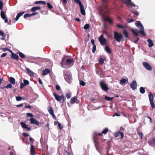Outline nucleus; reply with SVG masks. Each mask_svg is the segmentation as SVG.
<instances>
[{"mask_svg": "<svg viewBox=\"0 0 155 155\" xmlns=\"http://www.w3.org/2000/svg\"><path fill=\"white\" fill-rule=\"evenodd\" d=\"M73 58L68 59L64 57L62 60L61 64V66L64 68H68L71 67V65L74 63Z\"/></svg>", "mask_w": 155, "mask_h": 155, "instance_id": "1", "label": "nucleus"}, {"mask_svg": "<svg viewBox=\"0 0 155 155\" xmlns=\"http://www.w3.org/2000/svg\"><path fill=\"white\" fill-rule=\"evenodd\" d=\"M64 76V79L68 83L71 82L72 77L69 71H63Z\"/></svg>", "mask_w": 155, "mask_h": 155, "instance_id": "2", "label": "nucleus"}, {"mask_svg": "<svg viewBox=\"0 0 155 155\" xmlns=\"http://www.w3.org/2000/svg\"><path fill=\"white\" fill-rule=\"evenodd\" d=\"M135 25L140 30L138 32L142 34L143 36H145L146 34L144 32V28L140 21H137L135 23Z\"/></svg>", "mask_w": 155, "mask_h": 155, "instance_id": "3", "label": "nucleus"}, {"mask_svg": "<svg viewBox=\"0 0 155 155\" xmlns=\"http://www.w3.org/2000/svg\"><path fill=\"white\" fill-rule=\"evenodd\" d=\"M53 95L54 96L55 99L60 103H64L65 100V98L63 95L59 96L57 95L55 92L53 93Z\"/></svg>", "mask_w": 155, "mask_h": 155, "instance_id": "4", "label": "nucleus"}, {"mask_svg": "<svg viewBox=\"0 0 155 155\" xmlns=\"http://www.w3.org/2000/svg\"><path fill=\"white\" fill-rule=\"evenodd\" d=\"M123 38V35L120 33L117 32L116 31L114 32V38L118 42H120Z\"/></svg>", "mask_w": 155, "mask_h": 155, "instance_id": "5", "label": "nucleus"}, {"mask_svg": "<svg viewBox=\"0 0 155 155\" xmlns=\"http://www.w3.org/2000/svg\"><path fill=\"white\" fill-rule=\"evenodd\" d=\"M100 84L101 89L103 91H107L109 90V88L105 84L104 81H101L100 82Z\"/></svg>", "mask_w": 155, "mask_h": 155, "instance_id": "6", "label": "nucleus"}, {"mask_svg": "<svg viewBox=\"0 0 155 155\" xmlns=\"http://www.w3.org/2000/svg\"><path fill=\"white\" fill-rule=\"evenodd\" d=\"M98 40L100 42L101 45L102 46L104 45L106 42V39L104 38V36L103 35H101L99 37Z\"/></svg>", "mask_w": 155, "mask_h": 155, "instance_id": "7", "label": "nucleus"}, {"mask_svg": "<svg viewBox=\"0 0 155 155\" xmlns=\"http://www.w3.org/2000/svg\"><path fill=\"white\" fill-rule=\"evenodd\" d=\"M143 65L144 68L150 71L152 69L151 66L148 62H143Z\"/></svg>", "mask_w": 155, "mask_h": 155, "instance_id": "8", "label": "nucleus"}, {"mask_svg": "<svg viewBox=\"0 0 155 155\" xmlns=\"http://www.w3.org/2000/svg\"><path fill=\"white\" fill-rule=\"evenodd\" d=\"M130 87L133 90H135L137 88V84L136 81L134 80L130 84Z\"/></svg>", "mask_w": 155, "mask_h": 155, "instance_id": "9", "label": "nucleus"}, {"mask_svg": "<svg viewBox=\"0 0 155 155\" xmlns=\"http://www.w3.org/2000/svg\"><path fill=\"white\" fill-rule=\"evenodd\" d=\"M114 135L115 137H117L120 136V138L122 139L123 138L124 134L123 133L119 131L114 133Z\"/></svg>", "mask_w": 155, "mask_h": 155, "instance_id": "10", "label": "nucleus"}, {"mask_svg": "<svg viewBox=\"0 0 155 155\" xmlns=\"http://www.w3.org/2000/svg\"><path fill=\"white\" fill-rule=\"evenodd\" d=\"M48 110L49 114L53 117H55V116L54 114L53 110L51 107H49L48 108Z\"/></svg>", "mask_w": 155, "mask_h": 155, "instance_id": "11", "label": "nucleus"}, {"mask_svg": "<svg viewBox=\"0 0 155 155\" xmlns=\"http://www.w3.org/2000/svg\"><path fill=\"white\" fill-rule=\"evenodd\" d=\"M30 120L31 124H35L37 125H38L39 124V122L33 118H31Z\"/></svg>", "mask_w": 155, "mask_h": 155, "instance_id": "12", "label": "nucleus"}, {"mask_svg": "<svg viewBox=\"0 0 155 155\" xmlns=\"http://www.w3.org/2000/svg\"><path fill=\"white\" fill-rule=\"evenodd\" d=\"M10 51L12 52L11 58L12 59H15L17 61L18 60L19 57L18 55L12 52L11 50H10Z\"/></svg>", "mask_w": 155, "mask_h": 155, "instance_id": "13", "label": "nucleus"}, {"mask_svg": "<svg viewBox=\"0 0 155 155\" xmlns=\"http://www.w3.org/2000/svg\"><path fill=\"white\" fill-rule=\"evenodd\" d=\"M30 152L31 155H36L34 149V146L33 145H31Z\"/></svg>", "mask_w": 155, "mask_h": 155, "instance_id": "14", "label": "nucleus"}, {"mask_svg": "<svg viewBox=\"0 0 155 155\" xmlns=\"http://www.w3.org/2000/svg\"><path fill=\"white\" fill-rule=\"evenodd\" d=\"M26 70L27 73L29 74V75L31 77H33L34 74V73L29 68H26Z\"/></svg>", "mask_w": 155, "mask_h": 155, "instance_id": "15", "label": "nucleus"}, {"mask_svg": "<svg viewBox=\"0 0 155 155\" xmlns=\"http://www.w3.org/2000/svg\"><path fill=\"white\" fill-rule=\"evenodd\" d=\"M80 8L81 14L83 15H85V12L83 5L80 6Z\"/></svg>", "mask_w": 155, "mask_h": 155, "instance_id": "16", "label": "nucleus"}, {"mask_svg": "<svg viewBox=\"0 0 155 155\" xmlns=\"http://www.w3.org/2000/svg\"><path fill=\"white\" fill-rule=\"evenodd\" d=\"M9 81L12 84L14 85L15 84V79L13 77H10L9 78Z\"/></svg>", "mask_w": 155, "mask_h": 155, "instance_id": "17", "label": "nucleus"}, {"mask_svg": "<svg viewBox=\"0 0 155 155\" xmlns=\"http://www.w3.org/2000/svg\"><path fill=\"white\" fill-rule=\"evenodd\" d=\"M148 96L150 101H153V96L152 93L150 92L149 93Z\"/></svg>", "mask_w": 155, "mask_h": 155, "instance_id": "18", "label": "nucleus"}, {"mask_svg": "<svg viewBox=\"0 0 155 155\" xmlns=\"http://www.w3.org/2000/svg\"><path fill=\"white\" fill-rule=\"evenodd\" d=\"M50 72V71L49 69H45V70L43 71L42 75H44L49 73Z\"/></svg>", "mask_w": 155, "mask_h": 155, "instance_id": "19", "label": "nucleus"}, {"mask_svg": "<svg viewBox=\"0 0 155 155\" xmlns=\"http://www.w3.org/2000/svg\"><path fill=\"white\" fill-rule=\"evenodd\" d=\"M41 8V7L39 6H35L32 8L31 9V11L32 12H34L37 10H40Z\"/></svg>", "mask_w": 155, "mask_h": 155, "instance_id": "20", "label": "nucleus"}, {"mask_svg": "<svg viewBox=\"0 0 155 155\" xmlns=\"http://www.w3.org/2000/svg\"><path fill=\"white\" fill-rule=\"evenodd\" d=\"M147 41L149 43L148 46L149 47H151L153 45V44L152 40L148 39L147 40Z\"/></svg>", "mask_w": 155, "mask_h": 155, "instance_id": "21", "label": "nucleus"}, {"mask_svg": "<svg viewBox=\"0 0 155 155\" xmlns=\"http://www.w3.org/2000/svg\"><path fill=\"white\" fill-rule=\"evenodd\" d=\"M105 50L109 54H110L111 53V51L110 48L107 45H106L105 46Z\"/></svg>", "mask_w": 155, "mask_h": 155, "instance_id": "22", "label": "nucleus"}, {"mask_svg": "<svg viewBox=\"0 0 155 155\" xmlns=\"http://www.w3.org/2000/svg\"><path fill=\"white\" fill-rule=\"evenodd\" d=\"M77 99V97H73L71 99V104H74L75 103V101Z\"/></svg>", "mask_w": 155, "mask_h": 155, "instance_id": "23", "label": "nucleus"}, {"mask_svg": "<svg viewBox=\"0 0 155 155\" xmlns=\"http://www.w3.org/2000/svg\"><path fill=\"white\" fill-rule=\"evenodd\" d=\"M1 16L2 19H4L6 18V16L5 12L3 11H2L1 13Z\"/></svg>", "mask_w": 155, "mask_h": 155, "instance_id": "24", "label": "nucleus"}, {"mask_svg": "<svg viewBox=\"0 0 155 155\" xmlns=\"http://www.w3.org/2000/svg\"><path fill=\"white\" fill-rule=\"evenodd\" d=\"M74 1L76 3L78 4L80 7L83 5L80 0H74Z\"/></svg>", "mask_w": 155, "mask_h": 155, "instance_id": "25", "label": "nucleus"}, {"mask_svg": "<svg viewBox=\"0 0 155 155\" xmlns=\"http://www.w3.org/2000/svg\"><path fill=\"white\" fill-rule=\"evenodd\" d=\"M127 80L126 79H123L121 80L120 81V83L122 85H123V84L126 82Z\"/></svg>", "mask_w": 155, "mask_h": 155, "instance_id": "26", "label": "nucleus"}, {"mask_svg": "<svg viewBox=\"0 0 155 155\" xmlns=\"http://www.w3.org/2000/svg\"><path fill=\"white\" fill-rule=\"evenodd\" d=\"M148 143L151 145L153 144L155 145V137L152 140L149 141Z\"/></svg>", "mask_w": 155, "mask_h": 155, "instance_id": "27", "label": "nucleus"}, {"mask_svg": "<svg viewBox=\"0 0 155 155\" xmlns=\"http://www.w3.org/2000/svg\"><path fill=\"white\" fill-rule=\"evenodd\" d=\"M140 91L142 94H143L145 92V90L143 87H141L140 88Z\"/></svg>", "mask_w": 155, "mask_h": 155, "instance_id": "28", "label": "nucleus"}, {"mask_svg": "<svg viewBox=\"0 0 155 155\" xmlns=\"http://www.w3.org/2000/svg\"><path fill=\"white\" fill-rule=\"evenodd\" d=\"M114 98L113 97H110L106 96L105 97V99L108 101H111Z\"/></svg>", "mask_w": 155, "mask_h": 155, "instance_id": "29", "label": "nucleus"}, {"mask_svg": "<svg viewBox=\"0 0 155 155\" xmlns=\"http://www.w3.org/2000/svg\"><path fill=\"white\" fill-rule=\"evenodd\" d=\"M18 54L19 55L20 57L22 58H25V56L24 54L21 52H19Z\"/></svg>", "mask_w": 155, "mask_h": 155, "instance_id": "30", "label": "nucleus"}, {"mask_svg": "<svg viewBox=\"0 0 155 155\" xmlns=\"http://www.w3.org/2000/svg\"><path fill=\"white\" fill-rule=\"evenodd\" d=\"M20 124L21 125L22 128H25L27 126V125L24 122H21L20 123Z\"/></svg>", "mask_w": 155, "mask_h": 155, "instance_id": "31", "label": "nucleus"}, {"mask_svg": "<svg viewBox=\"0 0 155 155\" xmlns=\"http://www.w3.org/2000/svg\"><path fill=\"white\" fill-rule=\"evenodd\" d=\"M132 32L133 33V34L136 36H138V34L137 32L135 30L132 28L131 30Z\"/></svg>", "mask_w": 155, "mask_h": 155, "instance_id": "32", "label": "nucleus"}, {"mask_svg": "<svg viewBox=\"0 0 155 155\" xmlns=\"http://www.w3.org/2000/svg\"><path fill=\"white\" fill-rule=\"evenodd\" d=\"M123 32L124 33V34L125 36V37L126 38H128V33L127 32V31L125 30H124L123 31Z\"/></svg>", "mask_w": 155, "mask_h": 155, "instance_id": "33", "label": "nucleus"}, {"mask_svg": "<svg viewBox=\"0 0 155 155\" xmlns=\"http://www.w3.org/2000/svg\"><path fill=\"white\" fill-rule=\"evenodd\" d=\"M32 16L31 14L27 13L25 14L24 15V17L25 18H26V17H30Z\"/></svg>", "mask_w": 155, "mask_h": 155, "instance_id": "34", "label": "nucleus"}, {"mask_svg": "<svg viewBox=\"0 0 155 155\" xmlns=\"http://www.w3.org/2000/svg\"><path fill=\"white\" fill-rule=\"evenodd\" d=\"M105 20L107 21L110 22V23L113 22L112 20L109 17H107L105 18Z\"/></svg>", "mask_w": 155, "mask_h": 155, "instance_id": "35", "label": "nucleus"}, {"mask_svg": "<svg viewBox=\"0 0 155 155\" xmlns=\"http://www.w3.org/2000/svg\"><path fill=\"white\" fill-rule=\"evenodd\" d=\"M105 20L107 21L110 22V23L113 22L112 20L109 17H107L105 18Z\"/></svg>", "mask_w": 155, "mask_h": 155, "instance_id": "36", "label": "nucleus"}, {"mask_svg": "<svg viewBox=\"0 0 155 155\" xmlns=\"http://www.w3.org/2000/svg\"><path fill=\"white\" fill-rule=\"evenodd\" d=\"M89 25L88 24H86L84 26V28L85 30H87L88 29L89 27Z\"/></svg>", "mask_w": 155, "mask_h": 155, "instance_id": "37", "label": "nucleus"}, {"mask_svg": "<svg viewBox=\"0 0 155 155\" xmlns=\"http://www.w3.org/2000/svg\"><path fill=\"white\" fill-rule=\"evenodd\" d=\"M23 82L24 85L25 86L29 84V81L25 79L23 80Z\"/></svg>", "mask_w": 155, "mask_h": 155, "instance_id": "38", "label": "nucleus"}, {"mask_svg": "<svg viewBox=\"0 0 155 155\" xmlns=\"http://www.w3.org/2000/svg\"><path fill=\"white\" fill-rule=\"evenodd\" d=\"M0 35L3 37H6V35L1 30H0Z\"/></svg>", "mask_w": 155, "mask_h": 155, "instance_id": "39", "label": "nucleus"}, {"mask_svg": "<svg viewBox=\"0 0 155 155\" xmlns=\"http://www.w3.org/2000/svg\"><path fill=\"white\" fill-rule=\"evenodd\" d=\"M16 100L17 101H19L21 100L22 98L21 97L17 96L16 97Z\"/></svg>", "mask_w": 155, "mask_h": 155, "instance_id": "40", "label": "nucleus"}, {"mask_svg": "<svg viewBox=\"0 0 155 155\" xmlns=\"http://www.w3.org/2000/svg\"><path fill=\"white\" fill-rule=\"evenodd\" d=\"M47 5L48 7L50 9H51L53 8L52 5L49 2H48L47 3Z\"/></svg>", "mask_w": 155, "mask_h": 155, "instance_id": "41", "label": "nucleus"}, {"mask_svg": "<svg viewBox=\"0 0 155 155\" xmlns=\"http://www.w3.org/2000/svg\"><path fill=\"white\" fill-rule=\"evenodd\" d=\"M150 104L153 109L155 108V104L153 102V101H150Z\"/></svg>", "mask_w": 155, "mask_h": 155, "instance_id": "42", "label": "nucleus"}, {"mask_svg": "<svg viewBox=\"0 0 155 155\" xmlns=\"http://www.w3.org/2000/svg\"><path fill=\"white\" fill-rule=\"evenodd\" d=\"M58 123V126L60 130H61L62 129V128L61 127V124L58 121H55V123Z\"/></svg>", "mask_w": 155, "mask_h": 155, "instance_id": "43", "label": "nucleus"}, {"mask_svg": "<svg viewBox=\"0 0 155 155\" xmlns=\"http://www.w3.org/2000/svg\"><path fill=\"white\" fill-rule=\"evenodd\" d=\"M12 85L11 84H9L5 86V87L6 88H11L12 87Z\"/></svg>", "mask_w": 155, "mask_h": 155, "instance_id": "44", "label": "nucleus"}, {"mask_svg": "<svg viewBox=\"0 0 155 155\" xmlns=\"http://www.w3.org/2000/svg\"><path fill=\"white\" fill-rule=\"evenodd\" d=\"M80 84L82 86H84L85 85V83L84 81L80 80Z\"/></svg>", "mask_w": 155, "mask_h": 155, "instance_id": "45", "label": "nucleus"}, {"mask_svg": "<svg viewBox=\"0 0 155 155\" xmlns=\"http://www.w3.org/2000/svg\"><path fill=\"white\" fill-rule=\"evenodd\" d=\"M96 45H93L92 48V52L94 53L96 51Z\"/></svg>", "mask_w": 155, "mask_h": 155, "instance_id": "46", "label": "nucleus"}, {"mask_svg": "<svg viewBox=\"0 0 155 155\" xmlns=\"http://www.w3.org/2000/svg\"><path fill=\"white\" fill-rule=\"evenodd\" d=\"M108 131V129L107 128H106L102 131V134H105Z\"/></svg>", "mask_w": 155, "mask_h": 155, "instance_id": "47", "label": "nucleus"}, {"mask_svg": "<svg viewBox=\"0 0 155 155\" xmlns=\"http://www.w3.org/2000/svg\"><path fill=\"white\" fill-rule=\"evenodd\" d=\"M99 62L101 64H102L104 63V59L102 58H101L99 60Z\"/></svg>", "mask_w": 155, "mask_h": 155, "instance_id": "48", "label": "nucleus"}, {"mask_svg": "<svg viewBox=\"0 0 155 155\" xmlns=\"http://www.w3.org/2000/svg\"><path fill=\"white\" fill-rule=\"evenodd\" d=\"M117 27L121 29H124L125 28L124 27L118 24H117Z\"/></svg>", "mask_w": 155, "mask_h": 155, "instance_id": "49", "label": "nucleus"}, {"mask_svg": "<svg viewBox=\"0 0 155 155\" xmlns=\"http://www.w3.org/2000/svg\"><path fill=\"white\" fill-rule=\"evenodd\" d=\"M127 3L128 5H131L132 6H134V7H135L136 6V5L135 4H134L133 2H131V1L130 2H127Z\"/></svg>", "mask_w": 155, "mask_h": 155, "instance_id": "50", "label": "nucleus"}, {"mask_svg": "<svg viewBox=\"0 0 155 155\" xmlns=\"http://www.w3.org/2000/svg\"><path fill=\"white\" fill-rule=\"evenodd\" d=\"M139 135L141 138V139H142L143 137V134L142 133L140 132H138L137 133Z\"/></svg>", "mask_w": 155, "mask_h": 155, "instance_id": "51", "label": "nucleus"}, {"mask_svg": "<svg viewBox=\"0 0 155 155\" xmlns=\"http://www.w3.org/2000/svg\"><path fill=\"white\" fill-rule=\"evenodd\" d=\"M3 4L2 1L0 0V9L1 10H2Z\"/></svg>", "mask_w": 155, "mask_h": 155, "instance_id": "52", "label": "nucleus"}, {"mask_svg": "<svg viewBox=\"0 0 155 155\" xmlns=\"http://www.w3.org/2000/svg\"><path fill=\"white\" fill-rule=\"evenodd\" d=\"M24 13L25 12H21L19 13L17 15L20 17L21 16H22Z\"/></svg>", "mask_w": 155, "mask_h": 155, "instance_id": "53", "label": "nucleus"}, {"mask_svg": "<svg viewBox=\"0 0 155 155\" xmlns=\"http://www.w3.org/2000/svg\"><path fill=\"white\" fill-rule=\"evenodd\" d=\"M25 86V85H24V83H23L22 82H21L20 84V89H22Z\"/></svg>", "mask_w": 155, "mask_h": 155, "instance_id": "54", "label": "nucleus"}, {"mask_svg": "<svg viewBox=\"0 0 155 155\" xmlns=\"http://www.w3.org/2000/svg\"><path fill=\"white\" fill-rule=\"evenodd\" d=\"M66 96L67 98H70L71 97V94L69 93H67L66 95Z\"/></svg>", "mask_w": 155, "mask_h": 155, "instance_id": "55", "label": "nucleus"}, {"mask_svg": "<svg viewBox=\"0 0 155 155\" xmlns=\"http://www.w3.org/2000/svg\"><path fill=\"white\" fill-rule=\"evenodd\" d=\"M27 116H30V117H33V114L31 113H27Z\"/></svg>", "mask_w": 155, "mask_h": 155, "instance_id": "56", "label": "nucleus"}, {"mask_svg": "<svg viewBox=\"0 0 155 155\" xmlns=\"http://www.w3.org/2000/svg\"><path fill=\"white\" fill-rule=\"evenodd\" d=\"M22 135L25 136V137H28L29 136V134L26 133H22Z\"/></svg>", "mask_w": 155, "mask_h": 155, "instance_id": "57", "label": "nucleus"}, {"mask_svg": "<svg viewBox=\"0 0 155 155\" xmlns=\"http://www.w3.org/2000/svg\"><path fill=\"white\" fill-rule=\"evenodd\" d=\"M56 88L57 90H59L60 89V87L59 85H57L56 86Z\"/></svg>", "mask_w": 155, "mask_h": 155, "instance_id": "58", "label": "nucleus"}, {"mask_svg": "<svg viewBox=\"0 0 155 155\" xmlns=\"http://www.w3.org/2000/svg\"><path fill=\"white\" fill-rule=\"evenodd\" d=\"M96 73L97 74L100 75L101 74V71L98 70L96 71Z\"/></svg>", "mask_w": 155, "mask_h": 155, "instance_id": "59", "label": "nucleus"}, {"mask_svg": "<svg viewBox=\"0 0 155 155\" xmlns=\"http://www.w3.org/2000/svg\"><path fill=\"white\" fill-rule=\"evenodd\" d=\"M115 116H120V115L117 113H115L114 114V115H113V116L114 117Z\"/></svg>", "mask_w": 155, "mask_h": 155, "instance_id": "60", "label": "nucleus"}, {"mask_svg": "<svg viewBox=\"0 0 155 155\" xmlns=\"http://www.w3.org/2000/svg\"><path fill=\"white\" fill-rule=\"evenodd\" d=\"M25 108H28L30 109L31 108V107L30 105H28L27 106H26L25 107Z\"/></svg>", "mask_w": 155, "mask_h": 155, "instance_id": "61", "label": "nucleus"}, {"mask_svg": "<svg viewBox=\"0 0 155 155\" xmlns=\"http://www.w3.org/2000/svg\"><path fill=\"white\" fill-rule=\"evenodd\" d=\"M23 104H20L17 105H16V106L17 107H21L23 106Z\"/></svg>", "mask_w": 155, "mask_h": 155, "instance_id": "62", "label": "nucleus"}, {"mask_svg": "<svg viewBox=\"0 0 155 155\" xmlns=\"http://www.w3.org/2000/svg\"><path fill=\"white\" fill-rule=\"evenodd\" d=\"M20 17L19 16V15H17L16 18H15V20L16 21H17L18 19Z\"/></svg>", "mask_w": 155, "mask_h": 155, "instance_id": "63", "label": "nucleus"}, {"mask_svg": "<svg viewBox=\"0 0 155 155\" xmlns=\"http://www.w3.org/2000/svg\"><path fill=\"white\" fill-rule=\"evenodd\" d=\"M29 139L30 141L32 142H33L34 141V139L31 137L29 138Z\"/></svg>", "mask_w": 155, "mask_h": 155, "instance_id": "64", "label": "nucleus"}]
</instances>
